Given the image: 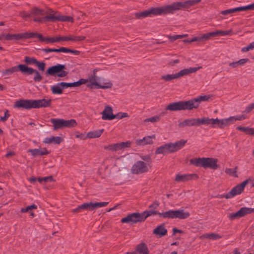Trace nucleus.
Here are the masks:
<instances>
[{"label": "nucleus", "mask_w": 254, "mask_h": 254, "mask_svg": "<svg viewBox=\"0 0 254 254\" xmlns=\"http://www.w3.org/2000/svg\"><path fill=\"white\" fill-rule=\"evenodd\" d=\"M87 86L96 89H108L112 87V83L108 79L96 75L92 76L89 78V81H87Z\"/></svg>", "instance_id": "nucleus-1"}, {"label": "nucleus", "mask_w": 254, "mask_h": 254, "mask_svg": "<svg viewBox=\"0 0 254 254\" xmlns=\"http://www.w3.org/2000/svg\"><path fill=\"white\" fill-rule=\"evenodd\" d=\"M166 13H169L167 5L161 7H152L142 12H137L135 14L138 18H142Z\"/></svg>", "instance_id": "nucleus-2"}, {"label": "nucleus", "mask_w": 254, "mask_h": 254, "mask_svg": "<svg viewBox=\"0 0 254 254\" xmlns=\"http://www.w3.org/2000/svg\"><path fill=\"white\" fill-rule=\"evenodd\" d=\"M190 213L184 209L173 210H170L164 212L158 213L160 217L168 219H184L189 217Z\"/></svg>", "instance_id": "nucleus-3"}, {"label": "nucleus", "mask_w": 254, "mask_h": 254, "mask_svg": "<svg viewBox=\"0 0 254 254\" xmlns=\"http://www.w3.org/2000/svg\"><path fill=\"white\" fill-rule=\"evenodd\" d=\"M46 15L44 16V22L47 21H67L73 22L72 18L71 16H64L60 14L57 11L50 9L48 11H45Z\"/></svg>", "instance_id": "nucleus-4"}, {"label": "nucleus", "mask_w": 254, "mask_h": 254, "mask_svg": "<svg viewBox=\"0 0 254 254\" xmlns=\"http://www.w3.org/2000/svg\"><path fill=\"white\" fill-rule=\"evenodd\" d=\"M51 123L53 125L54 130L64 127H71L76 125L75 120H64L60 119H52Z\"/></svg>", "instance_id": "nucleus-5"}, {"label": "nucleus", "mask_w": 254, "mask_h": 254, "mask_svg": "<svg viewBox=\"0 0 254 254\" xmlns=\"http://www.w3.org/2000/svg\"><path fill=\"white\" fill-rule=\"evenodd\" d=\"M200 0H188L184 2H174L171 4L167 5L168 11L171 13L175 10H179L182 8L188 7L199 2Z\"/></svg>", "instance_id": "nucleus-6"}, {"label": "nucleus", "mask_w": 254, "mask_h": 254, "mask_svg": "<svg viewBox=\"0 0 254 254\" xmlns=\"http://www.w3.org/2000/svg\"><path fill=\"white\" fill-rule=\"evenodd\" d=\"M248 180H247L240 184L236 186L234 188H233L230 191H229L226 195L222 194L221 196V197H225L227 199H229L233 198L235 196L237 195H239L241 193V192L244 190V188L246 186V185L248 183Z\"/></svg>", "instance_id": "nucleus-7"}, {"label": "nucleus", "mask_w": 254, "mask_h": 254, "mask_svg": "<svg viewBox=\"0 0 254 254\" xmlns=\"http://www.w3.org/2000/svg\"><path fill=\"white\" fill-rule=\"evenodd\" d=\"M166 110L175 111L183 110H191L189 101H180L172 103L166 107Z\"/></svg>", "instance_id": "nucleus-8"}, {"label": "nucleus", "mask_w": 254, "mask_h": 254, "mask_svg": "<svg viewBox=\"0 0 254 254\" xmlns=\"http://www.w3.org/2000/svg\"><path fill=\"white\" fill-rule=\"evenodd\" d=\"M149 169L148 163L142 161H138L135 163L131 168L133 174H140L147 172Z\"/></svg>", "instance_id": "nucleus-9"}, {"label": "nucleus", "mask_w": 254, "mask_h": 254, "mask_svg": "<svg viewBox=\"0 0 254 254\" xmlns=\"http://www.w3.org/2000/svg\"><path fill=\"white\" fill-rule=\"evenodd\" d=\"M20 71L23 74L29 75L34 74V80L35 82H39L42 79V76L37 70L26 65H20Z\"/></svg>", "instance_id": "nucleus-10"}, {"label": "nucleus", "mask_w": 254, "mask_h": 254, "mask_svg": "<svg viewBox=\"0 0 254 254\" xmlns=\"http://www.w3.org/2000/svg\"><path fill=\"white\" fill-rule=\"evenodd\" d=\"M144 220V217L142 216V214L139 213H133L128 215L127 217L122 219V222L125 223H136L138 222Z\"/></svg>", "instance_id": "nucleus-11"}, {"label": "nucleus", "mask_w": 254, "mask_h": 254, "mask_svg": "<svg viewBox=\"0 0 254 254\" xmlns=\"http://www.w3.org/2000/svg\"><path fill=\"white\" fill-rule=\"evenodd\" d=\"M31 15L33 17V20L38 22H44V16L46 12L42 9L35 7L31 10Z\"/></svg>", "instance_id": "nucleus-12"}, {"label": "nucleus", "mask_w": 254, "mask_h": 254, "mask_svg": "<svg viewBox=\"0 0 254 254\" xmlns=\"http://www.w3.org/2000/svg\"><path fill=\"white\" fill-rule=\"evenodd\" d=\"M254 212V209L248 207H242L235 213L230 214L229 217L231 219L242 217L247 214Z\"/></svg>", "instance_id": "nucleus-13"}, {"label": "nucleus", "mask_w": 254, "mask_h": 254, "mask_svg": "<svg viewBox=\"0 0 254 254\" xmlns=\"http://www.w3.org/2000/svg\"><path fill=\"white\" fill-rule=\"evenodd\" d=\"M39 39L41 41L46 42L47 43H53L61 41H69L70 37L68 36H58L56 37H44L42 35H39Z\"/></svg>", "instance_id": "nucleus-14"}, {"label": "nucleus", "mask_w": 254, "mask_h": 254, "mask_svg": "<svg viewBox=\"0 0 254 254\" xmlns=\"http://www.w3.org/2000/svg\"><path fill=\"white\" fill-rule=\"evenodd\" d=\"M33 100H20L17 101L15 104L16 108H22L25 109L34 108Z\"/></svg>", "instance_id": "nucleus-15"}, {"label": "nucleus", "mask_w": 254, "mask_h": 254, "mask_svg": "<svg viewBox=\"0 0 254 254\" xmlns=\"http://www.w3.org/2000/svg\"><path fill=\"white\" fill-rule=\"evenodd\" d=\"M210 98L209 95H204L198 96L192 100H189L191 110L193 108H197L200 102L207 101Z\"/></svg>", "instance_id": "nucleus-16"}, {"label": "nucleus", "mask_w": 254, "mask_h": 254, "mask_svg": "<svg viewBox=\"0 0 254 254\" xmlns=\"http://www.w3.org/2000/svg\"><path fill=\"white\" fill-rule=\"evenodd\" d=\"M156 138L155 135H148L145 136L142 139H137L135 140V143L137 145L144 146L147 144H152L153 140Z\"/></svg>", "instance_id": "nucleus-17"}, {"label": "nucleus", "mask_w": 254, "mask_h": 254, "mask_svg": "<svg viewBox=\"0 0 254 254\" xmlns=\"http://www.w3.org/2000/svg\"><path fill=\"white\" fill-rule=\"evenodd\" d=\"M34 108H46L51 106V100L42 99L33 100Z\"/></svg>", "instance_id": "nucleus-18"}, {"label": "nucleus", "mask_w": 254, "mask_h": 254, "mask_svg": "<svg viewBox=\"0 0 254 254\" xmlns=\"http://www.w3.org/2000/svg\"><path fill=\"white\" fill-rule=\"evenodd\" d=\"M234 116H231L228 118L218 119L217 127L219 128H223L234 123Z\"/></svg>", "instance_id": "nucleus-19"}, {"label": "nucleus", "mask_w": 254, "mask_h": 254, "mask_svg": "<svg viewBox=\"0 0 254 254\" xmlns=\"http://www.w3.org/2000/svg\"><path fill=\"white\" fill-rule=\"evenodd\" d=\"M248 10H250L249 4L245 5V6H240V7H235V8L225 10L221 11V13L223 15H227V14H231L233 12L248 11Z\"/></svg>", "instance_id": "nucleus-20"}, {"label": "nucleus", "mask_w": 254, "mask_h": 254, "mask_svg": "<svg viewBox=\"0 0 254 254\" xmlns=\"http://www.w3.org/2000/svg\"><path fill=\"white\" fill-rule=\"evenodd\" d=\"M102 114V118L105 120H112L117 117L113 114L112 108L110 106H106Z\"/></svg>", "instance_id": "nucleus-21"}, {"label": "nucleus", "mask_w": 254, "mask_h": 254, "mask_svg": "<svg viewBox=\"0 0 254 254\" xmlns=\"http://www.w3.org/2000/svg\"><path fill=\"white\" fill-rule=\"evenodd\" d=\"M87 82V80L84 79H81L73 83H66L60 82L61 85L62 86L63 89H65L68 87H75L80 86L81 85L85 84Z\"/></svg>", "instance_id": "nucleus-22"}, {"label": "nucleus", "mask_w": 254, "mask_h": 254, "mask_svg": "<svg viewBox=\"0 0 254 254\" xmlns=\"http://www.w3.org/2000/svg\"><path fill=\"white\" fill-rule=\"evenodd\" d=\"M180 127L186 126H199L198 119H188L179 123L178 125Z\"/></svg>", "instance_id": "nucleus-23"}, {"label": "nucleus", "mask_w": 254, "mask_h": 254, "mask_svg": "<svg viewBox=\"0 0 254 254\" xmlns=\"http://www.w3.org/2000/svg\"><path fill=\"white\" fill-rule=\"evenodd\" d=\"M217 160L211 158H204L203 167L215 169L217 168Z\"/></svg>", "instance_id": "nucleus-24"}, {"label": "nucleus", "mask_w": 254, "mask_h": 254, "mask_svg": "<svg viewBox=\"0 0 254 254\" xmlns=\"http://www.w3.org/2000/svg\"><path fill=\"white\" fill-rule=\"evenodd\" d=\"M218 118L216 119H210L208 118H203L202 119H198L199 126L201 125H211L212 127H215L217 126Z\"/></svg>", "instance_id": "nucleus-25"}, {"label": "nucleus", "mask_w": 254, "mask_h": 254, "mask_svg": "<svg viewBox=\"0 0 254 254\" xmlns=\"http://www.w3.org/2000/svg\"><path fill=\"white\" fill-rule=\"evenodd\" d=\"M65 68V66L63 64H58L56 65L49 67L47 70V73L51 75H54L57 74L61 70Z\"/></svg>", "instance_id": "nucleus-26"}, {"label": "nucleus", "mask_w": 254, "mask_h": 254, "mask_svg": "<svg viewBox=\"0 0 254 254\" xmlns=\"http://www.w3.org/2000/svg\"><path fill=\"white\" fill-rule=\"evenodd\" d=\"M187 140H184L182 139L179 141H178L174 143H171V148L172 150V152H176L178 151V150L181 149L183 148L185 144L186 143Z\"/></svg>", "instance_id": "nucleus-27"}, {"label": "nucleus", "mask_w": 254, "mask_h": 254, "mask_svg": "<svg viewBox=\"0 0 254 254\" xmlns=\"http://www.w3.org/2000/svg\"><path fill=\"white\" fill-rule=\"evenodd\" d=\"M200 67H190L189 68H186L181 70L179 72L177 73L178 78H179L184 76L189 75L190 73H194L198 70Z\"/></svg>", "instance_id": "nucleus-28"}, {"label": "nucleus", "mask_w": 254, "mask_h": 254, "mask_svg": "<svg viewBox=\"0 0 254 254\" xmlns=\"http://www.w3.org/2000/svg\"><path fill=\"white\" fill-rule=\"evenodd\" d=\"M156 154H165L167 153H172V150L171 148V145L170 143L166 144L165 145H162L158 148H157L156 151Z\"/></svg>", "instance_id": "nucleus-29"}, {"label": "nucleus", "mask_w": 254, "mask_h": 254, "mask_svg": "<svg viewBox=\"0 0 254 254\" xmlns=\"http://www.w3.org/2000/svg\"><path fill=\"white\" fill-rule=\"evenodd\" d=\"M28 152H30L31 155L33 157L38 155H43L49 153V151L45 148H37V149H30L28 150Z\"/></svg>", "instance_id": "nucleus-30"}, {"label": "nucleus", "mask_w": 254, "mask_h": 254, "mask_svg": "<svg viewBox=\"0 0 254 254\" xmlns=\"http://www.w3.org/2000/svg\"><path fill=\"white\" fill-rule=\"evenodd\" d=\"M194 178H196V175L195 174H178L176 177L175 181L178 182H185Z\"/></svg>", "instance_id": "nucleus-31"}, {"label": "nucleus", "mask_w": 254, "mask_h": 254, "mask_svg": "<svg viewBox=\"0 0 254 254\" xmlns=\"http://www.w3.org/2000/svg\"><path fill=\"white\" fill-rule=\"evenodd\" d=\"M108 204V202H89L87 203V210L92 211L99 207L106 206Z\"/></svg>", "instance_id": "nucleus-32"}, {"label": "nucleus", "mask_w": 254, "mask_h": 254, "mask_svg": "<svg viewBox=\"0 0 254 254\" xmlns=\"http://www.w3.org/2000/svg\"><path fill=\"white\" fill-rule=\"evenodd\" d=\"M63 139L60 136H51L44 139L43 142L46 144L55 143L60 144Z\"/></svg>", "instance_id": "nucleus-33"}, {"label": "nucleus", "mask_w": 254, "mask_h": 254, "mask_svg": "<svg viewBox=\"0 0 254 254\" xmlns=\"http://www.w3.org/2000/svg\"><path fill=\"white\" fill-rule=\"evenodd\" d=\"M104 131L103 129L94 130L93 131H90L87 133V137L88 138H97L100 137Z\"/></svg>", "instance_id": "nucleus-34"}, {"label": "nucleus", "mask_w": 254, "mask_h": 254, "mask_svg": "<svg viewBox=\"0 0 254 254\" xmlns=\"http://www.w3.org/2000/svg\"><path fill=\"white\" fill-rule=\"evenodd\" d=\"M154 233L156 235L162 236L167 233V230L164 228L163 225H161L154 230Z\"/></svg>", "instance_id": "nucleus-35"}, {"label": "nucleus", "mask_w": 254, "mask_h": 254, "mask_svg": "<svg viewBox=\"0 0 254 254\" xmlns=\"http://www.w3.org/2000/svg\"><path fill=\"white\" fill-rule=\"evenodd\" d=\"M201 238L208 239L212 240H216L221 238L218 234L215 233L205 234L201 236Z\"/></svg>", "instance_id": "nucleus-36"}, {"label": "nucleus", "mask_w": 254, "mask_h": 254, "mask_svg": "<svg viewBox=\"0 0 254 254\" xmlns=\"http://www.w3.org/2000/svg\"><path fill=\"white\" fill-rule=\"evenodd\" d=\"M233 32V30L230 29L228 31L217 30L213 32L215 34L214 37L216 36H225L231 35Z\"/></svg>", "instance_id": "nucleus-37"}, {"label": "nucleus", "mask_w": 254, "mask_h": 254, "mask_svg": "<svg viewBox=\"0 0 254 254\" xmlns=\"http://www.w3.org/2000/svg\"><path fill=\"white\" fill-rule=\"evenodd\" d=\"M62 86L61 85L60 83H58L55 86H53L51 87V90L53 94H61L63 91Z\"/></svg>", "instance_id": "nucleus-38"}, {"label": "nucleus", "mask_w": 254, "mask_h": 254, "mask_svg": "<svg viewBox=\"0 0 254 254\" xmlns=\"http://www.w3.org/2000/svg\"><path fill=\"white\" fill-rule=\"evenodd\" d=\"M20 65H25L24 64H19L17 66H15L13 67H12L11 68H10L8 69L5 70L3 72V74L4 75H9L10 74L13 72H17L18 70L20 71Z\"/></svg>", "instance_id": "nucleus-39"}, {"label": "nucleus", "mask_w": 254, "mask_h": 254, "mask_svg": "<svg viewBox=\"0 0 254 254\" xmlns=\"http://www.w3.org/2000/svg\"><path fill=\"white\" fill-rule=\"evenodd\" d=\"M204 161V158H193L190 160V162L197 166L203 167Z\"/></svg>", "instance_id": "nucleus-40"}, {"label": "nucleus", "mask_w": 254, "mask_h": 254, "mask_svg": "<svg viewBox=\"0 0 254 254\" xmlns=\"http://www.w3.org/2000/svg\"><path fill=\"white\" fill-rule=\"evenodd\" d=\"M237 129L239 130L245 132L247 134L254 135V128H253L239 126L237 127Z\"/></svg>", "instance_id": "nucleus-41"}, {"label": "nucleus", "mask_w": 254, "mask_h": 254, "mask_svg": "<svg viewBox=\"0 0 254 254\" xmlns=\"http://www.w3.org/2000/svg\"><path fill=\"white\" fill-rule=\"evenodd\" d=\"M22 39L21 34H7L5 35V40H17Z\"/></svg>", "instance_id": "nucleus-42"}, {"label": "nucleus", "mask_w": 254, "mask_h": 254, "mask_svg": "<svg viewBox=\"0 0 254 254\" xmlns=\"http://www.w3.org/2000/svg\"><path fill=\"white\" fill-rule=\"evenodd\" d=\"M137 250L139 254H148V249L144 244H141L137 246Z\"/></svg>", "instance_id": "nucleus-43"}, {"label": "nucleus", "mask_w": 254, "mask_h": 254, "mask_svg": "<svg viewBox=\"0 0 254 254\" xmlns=\"http://www.w3.org/2000/svg\"><path fill=\"white\" fill-rule=\"evenodd\" d=\"M105 148L107 150L111 151H118L121 150V148L120 145V143H116L114 144H111L107 146H105Z\"/></svg>", "instance_id": "nucleus-44"}, {"label": "nucleus", "mask_w": 254, "mask_h": 254, "mask_svg": "<svg viewBox=\"0 0 254 254\" xmlns=\"http://www.w3.org/2000/svg\"><path fill=\"white\" fill-rule=\"evenodd\" d=\"M39 35H40L36 33H34V32L25 33L21 34L22 39L32 38V37H37L39 38Z\"/></svg>", "instance_id": "nucleus-45"}, {"label": "nucleus", "mask_w": 254, "mask_h": 254, "mask_svg": "<svg viewBox=\"0 0 254 254\" xmlns=\"http://www.w3.org/2000/svg\"><path fill=\"white\" fill-rule=\"evenodd\" d=\"M158 213L159 212H158L156 211H155L152 209L149 211H146L144 212L143 213H142V216L144 217V220H145L147 217L151 216L152 215L157 214L158 215Z\"/></svg>", "instance_id": "nucleus-46"}, {"label": "nucleus", "mask_w": 254, "mask_h": 254, "mask_svg": "<svg viewBox=\"0 0 254 254\" xmlns=\"http://www.w3.org/2000/svg\"><path fill=\"white\" fill-rule=\"evenodd\" d=\"M37 61L36 59L32 57L26 56L24 58V62L28 64H35Z\"/></svg>", "instance_id": "nucleus-47"}, {"label": "nucleus", "mask_w": 254, "mask_h": 254, "mask_svg": "<svg viewBox=\"0 0 254 254\" xmlns=\"http://www.w3.org/2000/svg\"><path fill=\"white\" fill-rule=\"evenodd\" d=\"M177 78H178L177 73L172 74H168V75H164V76H162V79L165 80L166 81H170V80L177 79Z\"/></svg>", "instance_id": "nucleus-48"}, {"label": "nucleus", "mask_w": 254, "mask_h": 254, "mask_svg": "<svg viewBox=\"0 0 254 254\" xmlns=\"http://www.w3.org/2000/svg\"><path fill=\"white\" fill-rule=\"evenodd\" d=\"M214 35L215 34L213 33V32L204 34L202 36H200L201 41L208 40L211 37H214Z\"/></svg>", "instance_id": "nucleus-49"}, {"label": "nucleus", "mask_w": 254, "mask_h": 254, "mask_svg": "<svg viewBox=\"0 0 254 254\" xmlns=\"http://www.w3.org/2000/svg\"><path fill=\"white\" fill-rule=\"evenodd\" d=\"M37 206L36 205L32 204L31 205L28 206L26 208H22L21 210V212L22 213H25V212L30 211L33 209H37Z\"/></svg>", "instance_id": "nucleus-50"}, {"label": "nucleus", "mask_w": 254, "mask_h": 254, "mask_svg": "<svg viewBox=\"0 0 254 254\" xmlns=\"http://www.w3.org/2000/svg\"><path fill=\"white\" fill-rule=\"evenodd\" d=\"M254 49V42L251 43L248 46L243 48L241 50L242 52H246Z\"/></svg>", "instance_id": "nucleus-51"}, {"label": "nucleus", "mask_w": 254, "mask_h": 254, "mask_svg": "<svg viewBox=\"0 0 254 254\" xmlns=\"http://www.w3.org/2000/svg\"><path fill=\"white\" fill-rule=\"evenodd\" d=\"M225 172L232 176L237 177L236 168L226 169Z\"/></svg>", "instance_id": "nucleus-52"}, {"label": "nucleus", "mask_w": 254, "mask_h": 254, "mask_svg": "<svg viewBox=\"0 0 254 254\" xmlns=\"http://www.w3.org/2000/svg\"><path fill=\"white\" fill-rule=\"evenodd\" d=\"M160 116H155L148 119H145L144 122H150L151 123H155L158 122L159 120Z\"/></svg>", "instance_id": "nucleus-53"}, {"label": "nucleus", "mask_w": 254, "mask_h": 254, "mask_svg": "<svg viewBox=\"0 0 254 254\" xmlns=\"http://www.w3.org/2000/svg\"><path fill=\"white\" fill-rule=\"evenodd\" d=\"M187 36H188V34L177 35H174V36H170L169 37V39L171 41H174L178 39L187 37Z\"/></svg>", "instance_id": "nucleus-54"}, {"label": "nucleus", "mask_w": 254, "mask_h": 254, "mask_svg": "<svg viewBox=\"0 0 254 254\" xmlns=\"http://www.w3.org/2000/svg\"><path fill=\"white\" fill-rule=\"evenodd\" d=\"M59 52H63L64 53H77L76 51H72L69 49L64 47H61L59 49Z\"/></svg>", "instance_id": "nucleus-55"}, {"label": "nucleus", "mask_w": 254, "mask_h": 254, "mask_svg": "<svg viewBox=\"0 0 254 254\" xmlns=\"http://www.w3.org/2000/svg\"><path fill=\"white\" fill-rule=\"evenodd\" d=\"M120 145L122 149H124L125 148L129 147L131 145V142L129 141L126 142H120Z\"/></svg>", "instance_id": "nucleus-56"}, {"label": "nucleus", "mask_w": 254, "mask_h": 254, "mask_svg": "<svg viewBox=\"0 0 254 254\" xmlns=\"http://www.w3.org/2000/svg\"><path fill=\"white\" fill-rule=\"evenodd\" d=\"M35 65H36L39 69L41 70L42 71H44L45 68V64L43 62H39L38 61H37V63L35 64Z\"/></svg>", "instance_id": "nucleus-57"}, {"label": "nucleus", "mask_w": 254, "mask_h": 254, "mask_svg": "<svg viewBox=\"0 0 254 254\" xmlns=\"http://www.w3.org/2000/svg\"><path fill=\"white\" fill-rule=\"evenodd\" d=\"M84 39H85V37L83 36H78V37H70L69 41H79L83 40Z\"/></svg>", "instance_id": "nucleus-58"}, {"label": "nucleus", "mask_w": 254, "mask_h": 254, "mask_svg": "<svg viewBox=\"0 0 254 254\" xmlns=\"http://www.w3.org/2000/svg\"><path fill=\"white\" fill-rule=\"evenodd\" d=\"M9 115L8 113V111L6 110L4 112V116L3 117H0V121L1 122H5L8 118Z\"/></svg>", "instance_id": "nucleus-59"}, {"label": "nucleus", "mask_w": 254, "mask_h": 254, "mask_svg": "<svg viewBox=\"0 0 254 254\" xmlns=\"http://www.w3.org/2000/svg\"><path fill=\"white\" fill-rule=\"evenodd\" d=\"M20 15H21V16L23 18H29L31 16H32L31 12L30 13H29L28 12H26V11H23V12H21Z\"/></svg>", "instance_id": "nucleus-60"}, {"label": "nucleus", "mask_w": 254, "mask_h": 254, "mask_svg": "<svg viewBox=\"0 0 254 254\" xmlns=\"http://www.w3.org/2000/svg\"><path fill=\"white\" fill-rule=\"evenodd\" d=\"M246 118V116L244 115H239V116H234V123L236 121H241V120H244Z\"/></svg>", "instance_id": "nucleus-61"}, {"label": "nucleus", "mask_w": 254, "mask_h": 254, "mask_svg": "<svg viewBox=\"0 0 254 254\" xmlns=\"http://www.w3.org/2000/svg\"><path fill=\"white\" fill-rule=\"evenodd\" d=\"M254 109V104H251L246 108L244 112L246 113H249Z\"/></svg>", "instance_id": "nucleus-62"}, {"label": "nucleus", "mask_w": 254, "mask_h": 254, "mask_svg": "<svg viewBox=\"0 0 254 254\" xmlns=\"http://www.w3.org/2000/svg\"><path fill=\"white\" fill-rule=\"evenodd\" d=\"M44 51L46 53H50V52H52L59 53V49L47 48V49H45L44 50Z\"/></svg>", "instance_id": "nucleus-63"}, {"label": "nucleus", "mask_w": 254, "mask_h": 254, "mask_svg": "<svg viewBox=\"0 0 254 254\" xmlns=\"http://www.w3.org/2000/svg\"><path fill=\"white\" fill-rule=\"evenodd\" d=\"M249 60L248 59H243L238 61V62L239 66H242L245 64Z\"/></svg>", "instance_id": "nucleus-64"}]
</instances>
